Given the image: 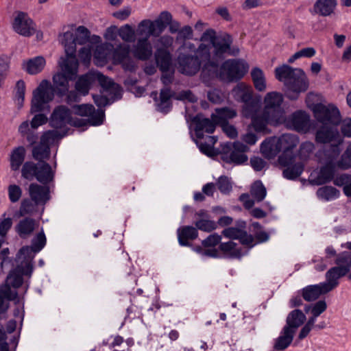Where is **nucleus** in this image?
<instances>
[{
  "instance_id": "1",
  "label": "nucleus",
  "mask_w": 351,
  "mask_h": 351,
  "mask_svg": "<svg viewBox=\"0 0 351 351\" xmlns=\"http://www.w3.org/2000/svg\"><path fill=\"white\" fill-rule=\"evenodd\" d=\"M200 41L202 43L197 47V53L202 60H206L202 71H207L208 75L217 73L219 62L225 56H237L239 52L238 48L232 47L233 39L230 35L226 33L217 35L213 29L206 30Z\"/></svg>"
},
{
  "instance_id": "2",
  "label": "nucleus",
  "mask_w": 351,
  "mask_h": 351,
  "mask_svg": "<svg viewBox=\"0 0 351 351\" xmlns=\"http://www.w3.org/2000/svg\"><path fill=\"white\" fill-rule=\"evenodd\" d=\"M277 139L282 152L278 161L281 166L286 167L282 172L283 176L289 180L295 179L304 170V165L302 162H295L296 156L293 153V149L299 144V138L294 134H285Z\"/></svg>"
},
{
  "instance_id": "3",
  "label": "nucleus",
  "mask_w": 351,
  "mask_h": 351,
  "mask_svg": "<svg viewBox=\"0 0 351 351\" xmlns=\"http://www.w3.org/2000/svg\"><path fill=\"white\" fill-rule=\"evenodd\" d=\"M275 75L276 77L282 82L287 87V97L291 100L297 99L299 94L305 92L308 88V80L301 69H293L284 64L276 68Z\"/></svg>"
},
{
  "instance_id": "4",
  "label": "nucleus",
  "mask_w": 351,
  "mask_h": 351,
  "mask_svg": "<svg viewBox=\"0 0 351 351\" xmlns=\"http://www.w3.org/2000/svg\"><path fill=\"white\" fill-rule=\"evenodd\" d=\"M60 66L62 72L53 75V83L58 93L63 95L69 90V81L73 80L77 73L78 61L76 58L62 59Z\"/></svg>"
},
{
  "instance_id": "5",
  "label": "nucleus",
  "mask_w": 351,
  "mask_h": 351,
  "mask_svg": "<svg viewBox=\"0 0 351 351\" xmlns=\"http://www.w3.org/2000/svg\"><path fill=\"white\" fill-rule=\"evenodd\" d=\"M341 153V149L337 145H333L330 149L324 151L326 157V165L321 167L317 176L311 180V182L316 185H322L330 182L335 173V160Z\"/></svg>"
},
{
  "instance_id": "6",
  "label": "nucleus",
  "mask_w": 351,
  "mask_h": 351,
  "mask_svg": "<svg viewBox=\"0 0 351 351\" xmlns=\"http://www.w3.org/2000/svg\"><path fill=\"white\" fill-rule=\"evenodd\" d=\"M173 16L169 12L162 11L154 21H142L138 25V33L141 36L146 34L147 36L158 37L168 26Z\"/></svg>"
},
{
  "instance_id": "7",
  "label": "nucleus",
  "mask_w": 351,
  "mask_h": 351,
  "mask_svg": "<svg viewBox=\"0 0 351 351\" xmlns=\"http://www.w3.org/2000/svg\"><path fill=\"white\" fill-rule=\"evenodd\" d=\"M249 69V65L242 60H228L221 66L219 78L231 82L241 79Z\"/></svg>"
},
{
  "instance_id": "8",
  "label": "nucleus",
  "mask_w": 351,
  "mask_h": 351,
  "mask_svg": "<svg viewBox=\"0 0 351 351\" xmlns=\"http://www.w3.org/2000/svg\"><path fill=\"white\" fill-rule=\"evenodd\" d=\"M249 147L239 141L226 143L221 145V159L228 163L242 164L247 160L245 152Z\"/></svg>"
},
{
  "instance_id": "9",
  "label": "nucleus",
  "mask_w": 351,
  "mask_h": 351,
  "mask_svg": "<svg viewBox=\"0 0 351 351\" xmlns=\"http://www.w3.org/2000/svg\"><path fill=\"white\" fill-rule=\"evenodd\" d=\"M53 98L51 84L49 81L43 80L39 86L33 92L32 99V113L38 112L43 110L45 104Z\"/></svg>"
},
{
  "instance_id": "10",
  "label": "nucleus",
  "mask_w": 351,
  "mask_h": 351,
  "mask_svg": "<svg viewBox=\"0 0 351 351\" xmlns=\"http://www.w3.org/2000/svg\"><path fill=\"white\" fill-rule=\"evenodd\" d=\"M177 61L178 71L187 75L196 74L199 71L202 63L206 62V60H202L197 53L195 56L180 53L178 56Z\"/></svg>"
},
{
  "instance_id": "11",
  "label": "nucleus",
  "mask_w": 351,
  "mask_h": 351,
  "mask_svg": "<svg viewBox=\"0 0 351 351\" xmlns=\"http://www.w3.org/2000/svg\"><path fill=\"white\" fill-rule=\"evenodd\" d=\"M32 272V262L29 260H25L10 271L3 285H8L10 288L12 287L15 290L22 285L23 282V276L24 275L30 276Z\"/></svg>"
},
{
  "instance_id": "12",
  "label": "nucleus",
  "mask_w": 351,
  "mask_h": 351,
  "mask_svg": "<svg viewBox=\"0 0 351 351\" xmlns=\"http://www.w3.org/2000/svg\"><path fill=\"white\" fill-rule=\"evenodd\" d=\"M315 117L323 125H336L339 123L340 113L335 107H328L318 104L314 107Z\"/></svg>"
},
{
  "instance_id": "13",
  "label": "nucleus",
  "mask_w": 351,
  "mask_h": 351,
  "mask_svg": "<svg viewBox=\"0 0 351 351\" xmlns=\"http://www.w3.org/2000/svg\"><path fill=\"white\" fill-rule=\"evenodd\" d=\"M316 141L320 143H332L324 151L330 149V147L337 145L339 147L343 142L335 125H323L316 132Z\"/></svg>"
},
{
  "instance_id": "14",
  "label": "nucleus",
  "mask_w": 351,
  "mask_h": 351,
  "mask_svg": "<svg viewBox=\"0 0 351 351\" xmlns=\"http://www.w3.org/2000/svg\"><path fill=\"white\" fill-rule=\"evenodd\" d=\"M72 112L71 110L63 105L54 108L49 119L50 125L56 129L64 128L67 125L71 124Z\"/></svg>"
},
{
  "instance_id": "15",
  "label": "nucleus",
  "mask_w": 351,
  "mask_h": 351,
  "mask_svg": "<svg viewBox=\"0 0 351 351\" xmlns=\"http://www.w3.org/2000/svg\"><path fill=\"white\" fill-rule=\"evenodd\" d=\"M75 113L82 117H87L88 123L93 125L102 123L104 118V112L102 110H96L91 104H82L73 106Z\"/></svg>"
},
{
  "instance_id": "16",
  "label": "nucleus",
  "mask_w": 351,
  "mask_h": 351,
  "mask_svg": "<svg viewBox=\"0 0 351 351\" xmlns=\"http://www.w3.org/2000/svg\"><path fill=\"white\" fill-rule=\"evenodd\" d=\"M14 30L20 35L29 37L35 32L33 21L23 12H19L12 23Z\"/></svg>"
},
{
  "instance_id": "17",
  "label": "nucleus",
  "mask_w": 351,
  "mask_h": 351,
  "mask_svg": "<svg viewBox=\"0 0 351 351\" xmlns=\"http://www.w3.org/2000/svg\"><path fill=\"white\" fill-rule=\"evenodd\" d=\"M282 101L283 97L282 94L277 92L268 93L264 98L263 111L276 119L280 112V106Z\"/></svg>"
},
{
  "instance_id": "18",
  "label": "nucleus",
  "mask_w": 351,
  "mask_h": 351,
  "mask_svg": "<svg viewBox=\"0 0 351 351\" xmlns=\"http://www.w3.org/2000/svg\"><path fill=\"white\" fill-rule=\"evenodd\" d=\"M192 123L195 125L194 131L197 138H204V132L212 134L217 125L211 118H204L202 114H197L192 119Z\"/></svg>"
},
{
  "instance_id": "19",
  "label": "nucleus",
  "mask_w": 351,
  "mask_h": 351,
  "mask_svg": "<svg viewBox=\"0 0 351 351\" xmlns=\"http://www.w3.org/2000/svg\"><path fill=\"white\" fill-rule=\"evenodd\" d=\"M28 193L32 200L41 206H45L51 199L50 189L46 184L32 183L29 186Z\"/></svg>"
},
{
  "instance_id": "20",
  "label": "nucleus",
  "mask_w": 351,
  "mask_h": 351,
  "mask_svg": "<svg viewBox=\"0 0 351 351\" xmlns=\"http://www.w3.org/2000/svg\"><path fill=\"white\" fill-rule=\"evenodd\" d=\"M219 251L223 257L234 259H240L247 253V250L232 240L221 243L219 245Z\"/></svg>"
},
{
  "instance_id": "21",
  "label": "nucleus",
  "mask_w": 351,
  "mask_h": 351,
  "mask_svg": "<svg viewBox=\"0 0 351 351\" xmlns=\"http://www.w3.org/2000/svg\"><path fill=\"white\" fill-rule=\"evenodd\" d=\"M347 275V270L334 266L329 269L325 275L326 281L322 282L327 292L335 289L339 285V280Z\"/></svg>"
},
{
  "instance_id": "22",
  "label": "nucleus",
  "mask_w": 351,
  "mask_h": 351,
  "mask_svg": "<svg viewBox=\"0 0 351 351\" xmlns=\"http://www.w3.org/2000/svg\"><path fill=\"white\" fill-rule=\"evenodd\" d=\"M39 222L36 219L25 217L21 219L15 226V230L21 239H27L38 228Z\"/></svg>"
},
{
  "instance_id": "23",
  "label": "nucleus",
  "mask_w": 351,
  "mask_h": 351,
  "mask_svg": "<svg viewBox=\"0 0 351 351\" xmlns=\"http://www.w3.org/2000/svg\"><path fill=\"white\" fill-rule=\"evenodd\" d=\"M144 38L137 40L133 48L134 56L141 60H147L152 56V47L148 40L150 36H147L146 34Z\"/></svg>"
},
{
  "instance_id": "24",
  "label": "nucleus",
  "mask_w": 351,
  "mask_h": 351,
  "mask_svg": "<svg viewBox=\"0 0 351 351\" xmlns=\"http://www.w3.org/2000/svg\"><path fill=\"white\" fill-rule=\"evenodd\" d=\"M306 316L301 310H293L287 315L286 324L283 328L295 335L297 329L304 324Z\"/></svg>"
},
{
  "instance_id": "25",
  "label": "nucleus",
  "mask_w": 351,
  "mask_h": 351,
  "mask_svg": "<svg viewBox=\"0 0 351 351\" xmlns=\"http://www.w3.org/2000/svg\"><path fill=\"white\" fill-rule=\"evenodd\" d=\"M59 41L64 46L66 59H73L75 58L76 53V40L73 32L67 31L59 35Z\"/></svg>"
},
{
  "instance_id": "26",
  "label": "nucleus",
  "mask_w": 351,
  "mask_h": 351,
  "mask_svg": "<svg viewBox=\"0 0 351 351\" xmlns=\"http://www.w3.org/2000/svg\"><path fill=\"white\" fill-rule=\"evenodd\" d=\"M337 5V0H316L313 12L322 16H329L335 13Z\"/></svg>"
},
{
  "instance_id": "27",
  "label": "nucleus",
  "mask_w": 351,
  "mask_h": 351,
  "mask_svg": "<svg viewBox=\"0 0 351 351\" xmlns=\"http://www.w3.org/2000/svg\"><path fill=\"white\" fill-rule=\"evenodd\" d=\"M291 123L296 131L306 132L310 128V117L305 112L298 111L292 114Z\"/></svg>"
},
{
  "instance_id": "28",
  "label": "nucleus",
  "mask_w": 351,
  "mask_h": 351,
  "mask_svg": "<svg viewBox=\"0 0 351 351\" xmlns=\"http://www.w3.org/2000/svg\"><path fill=\"white\" fill-rule=\"evenodd\" d=\"M261 152L266 158H275L280 152L277 138L274 136L265 139L261 143Z\"/></svg>"
},
{
  "instance_id": "29",
  "label": "nucleus",
  "mask_w": 351,
  "mask_h": 351,
  "mask_svg": "<svg viewBox=\"0 0 351 351\" xmlns=\"http://www.w3.org/2000/svg\"><path fill=\"white\" fill-rule=\"evenodd\" d=\"M156 101L157 108L161 112L167 113L171 108V98L173 96L171 89L168 87L160 90L159 99H156L157 93H153Z\"/></svg>"
},
{
  "instance_id": "30",
  "label": "nucleus",
  "mask_w": 351,
  "mask_h": 351,
  "mask_svg": "<svg viewBox=\"0 0 351 351\" xmlns=\"http://www.w3.org/2000/svg\"><path fill=\"white\" fill-rule=\"evenodd\" d=\"M252 119L251 126L257 132L268 133L267 125L269 122L276 119L270 114H267L265 111H262L259 114L255 116Z\"/></svg>"
},
{
  "instance_id": "31",
  "label": "nucleus",
  "mask_w": 351,
  "mask_h": 351,
  "mask_svg": "<svg viewBox=\"0 0 351 351\" xmlns=\"http://www.w3.org/2000/svg\"><path fill=\"white\" fill-rule=\"evenodd\" d=\"M195 142L201 152L208 156H214L220 153L214 149V145L217 142V138L214 136H206L205 138L201 139L197 138Z\"/></svg>"
},
{
  "instance_id": "32",
  "label": "nucleus",
  "mask_w": 351,
  "mask_h": 351,
  "mask_svg": "<svg viewBox=\"0 0 351 351\" xmlns=\"http://www.w3.org/2000/svg\"><path fill=\"white\" fill-rule=\"evenodd\" d=\"M14 301L18 300V293L16 290H12L8 285L0 286V313L7 311L9 308V303L5 302Z\"/></svg>"
},
{
  "instance_id": "33",
  "label": "nucleus",
  "mask_w": 351,
  "mask_h": 351,
  "mask_svg": "<svg viewBox=\"0 0 351 351\" xmlns=\"http://www.w3.org/2000/svg\"><path fill=\"white\" fill-rule=\"evenodd\" d=\"M327 293V291L324 289V287L322 283L308 285L301 290L302 297L306 302L315 301L319 298L321 295H324Z\"/></svg>"
},
{
  "instance_id": "34",
  "label": "nucleus",
  "mask_w": 351,
  "mask_h": 351,
  "mask_svg": "<svg viewBox=\"0 0 351 351\" xmlns=\"http://www.w3.org/2000/svg\"><path fill=\"white\" fill-rule=\"evenodd\" d=\"M53 178L54 171L51 167L45 161L38 162L36 180L43 184H47L53 181Z\"/></svg>"
},
{
  "instance_id": "35",
  "label": "nucleus",
  "mask_w": 351,
  "mask_h": 351,
  "mask_svg": "<svg viewBox=\"0 0 351 351\" xmlns=\"http://www.w3.org/2000/svg\"><path fill=\"white\" fill-rule=\"evenodd\" d=\"M198 237V232L196 228L185 226L178 230V237L179 243L183 246L189 245V240H194Z\"/></svg>"
},
{
  "instance_id": "36",
  "label": "nucleus",
  "mask_w": 351,
  "mask_h": 351,
  "mask_svg": "<svg viewBox=\"0 0 351 351\" xmlns=\"http://www.w3.org/2000/svg\"><path fill=\"white\" fill-rule=\"evenodd\" d=\"M232 94L237 100L247 102L252 99V88L244 83H239L232 89Z\"/></svg>"
},
{
  "instance_id": "37",
  "label": "nucleus",
  "mask_w": 351,
  "mask_h": 351,
  "mask_svg": "<svg viewBox=\"0 0 351 351\" xmlns=\"http://www.w3.org/2000/svg\"><path fill=\"white\" fill-rule=\"evenodd\" d=\"M157 66L162 71H168L171 64V56L165 49H158L155 53Z\"/></svg>"
},
{
  "instance_id": "38",
  "label": "nucleus",
  "mask_w": 351,
  "mask_h": 351,
  "mask_svg": "<svg viewBox=\"0 0 351 351\" xmlns=\"http://www.w3.org/2000/svg\"><path fill=\"white\" fill-rule=\"evenodd\" d=\"M236 116L235 110L230 108H221L216 109L215 113L211 115V118L217 125H220L227 123L228 119H232Z\"/></svg>"
},
{
  "instance_id": "39",
  "label": "nucleus",
  "mask_w": 351,
  "mask_h": 351,
  "mask_svg": "<svg viewBox=\"0 0 351 351\" xmlns=\"http://www.w3.org/2000/svg\"><path fill=\"white\" fill-rule=\"evenodd\" d=\"M294 334L282 328L280 335L275 339L274 348L277 350H286L292 343Z\"/></svg>"
},
{
  "instance_id": "40",
  "label": "nucleus",
  "mask_w": 351,
  "mask_h": 351,
  "mask_svg": "<svg viewBox=\"0 0 351 351\" xmlns=\"http://www.w3.org/2000/svg\"><path fill=\"white\" fill-rule=\"evenodd\" d=\"M92 72L86 73L80 76L75 82V90L82 95L88 93L90 85L94 82Z\"/></svg>"
},
{
  "instance_id": "41",
  "label": "nucleus",
  "mask_w": 351,
  "mask_h": 351,
  "mask_svg": "<svg viewBox=\"0 0 351 351\" xmlns=\"http://www.w3.org/2000/svg\"><path fill=\"white\" fill-rule=\"evenodd\" d=\"M38 204L33 202L32 199L25 198L21 202L19 215L21 217L32 216L38 213Z\"/></svg>"
},
{
  "instance_id": "42",
  "label": "nucleus",
  "mask_w": 351,
  "mask_h": 351,
  "mask_svg": "<svg viewBox=\"0 0 351 351\" xmlns=\"http://www.w3.org/2000/svg\"><path fill=\"white\" fill-rule=\"evenodd\" d=\"M45 64V60L43 56H37L27 61L25 70L29 74L35 75L43 71Z\"/></svg>"
},
{
  "instance_id": "43",
  "label": "nucleus",
  "mask_w": 351,
  "mask_h": 351,
  "mask_svg": "<svg viewBox=\"0 0 351 351\" xmlns=\"http://www.w3.org/2000/svg\"><path fill=\"white\" fill-rule=\"evenodd\" d=\"M25 156V149L23 146L15 148L10 156V166L13 171L19 169Z\"/></svg>"
},
{
  "instance_id": "44",
  "label": "nucleus",
  "mask_w": 351,
  "mask_h": 351,
  "mask_svg": "<svg viewBox=\"0 0 351 351\" xmlns=\"http://www.w3.org/2000/svg\"><path fill=\"white\" fill-rule=\"evenodd\" d=\"M50 147L47 145L43 143V142L40 141L38 145L33 147L32 156L35 160H38V162H42L45 161V160H48L50 157Z\"/></svg>"
},
{
  "instance_id": "45",
  "label": "nucleus",
  "mask_w": 351,
  "mask_h": 351,
  "mask_svg": "<svg viewBox=\"0 0 351 351\" xmlns=\"http://www.w3.org/2000/svg\"><path fill=\"white\" fill-rule=\"evenodd\" d=\"M66 134V132H60L56 130H47L42 134L40 141L50 147L51 145L58 143Z\"/></svg>"
},
{
  "instance_id": "46",
  "label": "nucleus",
  "mask_w": 351,
  "mask_h": 351,
  "mask_svg": "<svg viewBox=\"0 0 351 351\" xmlns=\"http://www.w3.org/2000/svg\"><path fill=\"white\" fill-rule=\"evenodd\" d=\"M251 76L255 88L258 91H264L266 89V82L263 71L255 67L251 71Z\"/></svg>"
},
{
  "instance_id": "47",
  "label": "nucleus",
  "mask_w": 351,
  "mask_h": 351,
  "mask_svg": "<svg viewBox=\"0 0 351 351\" xmlns=\"http://www.w3.org/2000/svg\"><path fill=\"white\" fill-rule=\"evenodd\" d=\"M250 195L257 202H262L267 194L266 188L261 180L255 181L250 187Z\"/></svg>"
},
{
  "instance_id": "48",
  "label": "nucleus",
  "mask_w": 351,
  "mask_h": 351,
  "mask_svg": "<svg viewBox=\"0 0 351 351\" xmlns=\"http://www.w3.org/2000/svg\"><path fill=\"white\" fill-rule=\"evenodd\" d=\"M316 194L319 199L329 201L337 198L339 195V191L332 186H324L319 188Z\"/></svg>"
},
{
  "instance_id": "49",
  "label": "nucleus",
  "mask_w": 351,
  "mask_h": 351,
  "mask_svg": "<svg viewBox=\"0 0 351 351\" xmlns=\"http://www.w3.org/2000/svg\"><path fill=\"white\" fill-rule=\"evenodd\" d=\"M243 104L242 114L245 118L252 119L261 112L258 111L260 108L258 103L252 99Z\"/></svg>"
},
{
  "instance_id": "50",
  "label": "nucleus",
  "mask_w": 351,
  "mask_h": 351,
  "mask_svg": "<svg viewBox=\"0 0 351 351\" xmlns=\"http://www.w3.org/2000/svg\"><path fill=\"white\" fill-rule=\"evenodd\" d=\"M336 266L347 270V274L351 269V252L344 251L337 256L335 260Z\"/></svg>"
},
{
  "instance_id": "51",
  "label": "nucleus",
  "mask_w": 351,
  "mask_h": 351,
  "mask_svg": "<svg viewBox=\"0 0 351 351\" xmlns=\"http://www.w3.org/2000/svg\"><path fill=\"white\" fill-rule=\"evenodd\" d=\"M37 169L38 163L36 164L32 161L25 162L21 169L22 177L29 180L36 179Z\"/></svg>"
},
{
  "instance_id": "52",
  "label": "nucleus",
  "mask_w": 351,
  "mask_h": 351,
  "mask_svg": "<svg viewBox=\"0 0 351 351\" xmlns=\"http://www.w3.org/2000/svg\"><path fill=\"white\" fill-rule=\"evenodd\" d=\"M314 149L315 145L313 143L308 141L302 143L300 146L298 152V156L300 160V162H302L304 165L303 162L307 160L311 157Z\"/></svg>"
},
{
  "instance_id": "53",
  "label": "nucleus",
  "mask_w": 351,
  "mask_h": 351,
  "mask_svg": "<svg viewBox=\"0 0 351 351\" xmlns=\"http://www.w3.org/2000/svg\"><path fill=\"white\" fill-rule=\"evenodd\" d=\"M130 56V49L128 46L119 45L113 51V61L115 64H121Z\"/></svg>"
},
{
  "instance_id": "54",
  "label": "nucleus",
  "mask_w": 351,
  "mask_h": 351,
  "mask_svg": "<svg viewBox=\"0 0 351 351\" xmlns=\"http://www.w3.org/2000/svg\"><path fill=\"white\" fill-rule=\"evenodd\" d=\"M246 223L245 221H241L239 226L241 228H235V227H230L225 228L222 231V234L226 237L233 241L234 239H238L239 236L241 235V232H242V228H244L245 227Z\"/></svg>"
},
{
  "instance_id": "55",
  "label": "nucleus",
  "mask_w": 351,
  "mask_h": 351,
  "mask_svg": "<svg viewBox=\"0 0 351 351\" xmlns=\"http://www.w3.org/2000/svg\"><path fill=\"white\" fill-rule=\"evenodd\" d=\"M92 74L93 75V81H98L99 84L105 89H110L115 85L110 78L105 76L100 72L93 71L92 72Z\"/></svg>"
},
{
  "instance_id": "56",
  "label": "nucleus",
  "mask_w": 351,
  "mask_h": 351,
  "mask_svg": "<svg viewBox=\"0 0 351 351\" xmlns=\"http://www.w3.org/2000/svg\"><path fill=\"white\" fill-rule=\"evenodd\" d=\"M119 35L123 40L128 43H132L135 40V32L130 25L121 27L119 30Z\"/></svg>"
},
{
  "instance_id": "57",
  "label": "nucleus",
  "mask_w": 351,
  "mask_h": 351,
  "mask_svg": "<svg viewBox=\"0 0 351 351\" xmlns=\"http://www.w3.org/2000/svg\"><path fill=\"white\" fill-rule=\"evenodd\" d=\"M195 225L197 229L208 232H211L217 228L216 222L207 219H201L197 220L195 223Z\"/></svg>"
},
{
  "instance_id": "58",
  "label": "nucleus",
  "mask_w": 351,
  "mask_h": 351,
  "mask_svg": "<svg viewBox=\"0 0 351 351\" xmlns=\"http://www.w3.org/2000/svg\"><path fill=\"white\" fill-rule=\"evenodd\" d=\"M46 244V237L44 232H39L32 241V250L34 252L40 251Z\"/></svg>"
},
{
  "instance_id": "59",
  "label": "nucleus",
  "mask_w": 351,
  "mask_h": 351,
  "mask_svg": "<svg viewBox=\"0 0 351 351\" xmlns=\"http://www.w3.org/2000/svg\"><path fill=\"white\" fill-rule=\"evenodd\" d=\"M75 36L77 44L84 45L89 40L90 32L84 26H79L76 29Z\"/></svg>"
},
{
  "instance_id": "60",
  "label": "nucleus",
  "mask_w": 351,
  "mask_h": 351,
  "mask_svg": "<svg viewBox=\"0 0 351 351\" xmlns=\"http://www.w3.org/2000/svg\"><path fill=\"white\" fill-rule=\"evenodd\" d=\"M192 27L189 25H185L183 27L180 28V29L178 32L176 38V42L178 43H183L184 42L186 41V40L192 38Z\"/></svg>"
},
{
  "instance_id": "61",
  "label": "nucleus",
  "mask_w": 351,
  "mask_h": 351,
  "mask_svg": "<svg viewBox=\"0 0 351 351\" xmlns=\"http://www.w3.org/2000/svg\"><path fill=\"white\" fill-rule=\"evenodd\" d=\"M25 92V84L23 80L16 82L15 87V99L17 104L21 107L23 104Z\"/></svg>"
},
{
  "instance_id": "62",
  "label": "nucleus",
  "mask_w": 351,
  "mask_h": 351,
  "mask_svg": "<svg viewBox=\"0 0 351 351\" xmlns=\"http://www.w3.org/2000/svg\"><path fill=\"white\" fill-rule=\"evenodd\" d=\"M241 235L238 240L241 245H244L243 247L246 250H248L255 245L254 237L252 234H248L245 230H243L241 232Z\"/></svg>"
},
{
  "instance_id": "63",
  "label": "nucleus",
  "mask_w": 351,
  "mask_h": 351,
  "mask_svg": "<svg viewBox=\"0 0 351 351\" xmlns=\"http://www.w3.org/2000/svg\"><path fill=\"white\" fill-rule=\"evenodd\" d=\"M337 165L343 169L351 168V143L341 156V159L337 162Z\"/></svg>"
},
{
  "instance_id": "64",
  "label": "nucleus",
  "mask_w": 351,
  "mask_h": 351,
  "mask_svg": "<svg viewBox=\"0 0 351 351\" xmlns=\"http://www.w3.org/2000/svg\"><path fill=\"white\" fill-rule=\"evenodd\" d=\"M327 308V304L325 300H319L312 305L311 314L312 316L310 318H313V321L315 322L316 318L324 313Z\"/></svg>"
}]
</instances>
